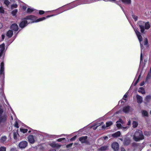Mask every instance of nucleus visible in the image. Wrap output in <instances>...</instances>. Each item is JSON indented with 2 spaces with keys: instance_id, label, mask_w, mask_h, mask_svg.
<instances>
[{
  "instance_id": "58",
  "label": "nucleus",
  "mask_w": 151,
  "mask_h": 151,
  "mask_svg": "<svg viewBox=\"0 0 151 151\" xmlns=\"http://www.w3.org/2000/svg\"><path fill=\"white\" fill-rule=\"evenodd\" d=\"M119 103H122V101H119Z\"/></svg>"
},
{
  "instance_id": "54",
  "label": "nucleus",
  "mask_w": 151,
  "mask_h": 151,
  "mask_svg": "<svg viewBox=\"0 0 151 151\" xmlns=\"http://www.w3.org/2000/svg\"><path fill=\"white\" fill-rule=\"evenodd\" d=\"M121 151H126L125 149L124 148H121Z\"/></svg>"
},
{
  "instance_id": "2",
  "label": "nucleus",
  "mask_w": 151,
  "mask_h": 151,
  "mask_svg": "<svg viewBox=\"0 0 151 151\" xmlns=\"http://www.w3.org/2000/svg\"><path fill=\"white\" fill-rule=\"evenodd\" d=\"M134 140L136 141H139L144 139V136L142 131L139 130H137L132 134Z\"/></svg>"
},
{
  "instance_id": "39",
  "label": "nucleus",
  "mask_w": 151,
  "mask_h": 151,
  "mask_svg": "<svg viewBox=\"0 0 151 151\" xmlns=\"http://www.w3.org/2000/svg\"><path fill=\"white\" fill-rule=\"evenodd\" d=\"M4 9L2 7H0V12L1 13H4Z\"/></svg>"
},
{
  "instance_id": "55",
  "label": "nucleus",
  "mask_w": 151,
  "mask_h": 151,
  "mask_svg": "<svg viewBox=\"0 0 151 151\" xmlns=\"http://www.w3.org/2000/svg\"><path fill=\"white\" fill-rule=\"evenodd\" d=\"M144 82H142V83H140V85L141 86H143L144 85Z\"/></svg>"
},
{
  "instance_id": "61",
  "label": "nucleus",
  "mask_w": 151,
  "mask_h": 151,
  "mask_svg": "<svg viewBox=\"0 0 151 151\" xmlns=\"http://www.w3.org/2000/svg\"><path fill=\"white\" fill-rule=\"evenodd\" d=\"M23 9H26V7H24Z\"/></svg>"
},
{
  "instance_id": "53",
  "label": "nucleus",
  "mask_w": 151,
  "mask_h": 151,
  "mask_svg": "<svg viewBox=\"0 0 151 151\" xmlns=\"http://www.w3.org/2000/svg\"><path fill=\"white\" fill-rule=\"evenodd\" d=\"M72 145H73V143H71L70 144L68 145H67V147L68 148L69 147H71V146H72Z\"/></svg>"
},
{
  "instance_id": "57",
  "label": "nucleus",
  "mask_w": 151,
  "mask_h": 151,
  "mask_svg": "<svg viewBox=\"0 0 151 151\" xmlns=\"http://www.w3.org/2000/svg\"><path fill=\"white\" fill-rule=\"evenodd\" d=\"M104 139L105 140V139H106L108 138V137H107V136H106V137H104Z\"/></svg>"
},
{
  "instance_id": "19",
  "label": "nucleus",
  "mask_w": 151,
  "mask_h": 151,
  "mask_svg": "<svg viewBox=\"0 0 151 151\" xmlns=\"http://www.w3.org/2000/svg\"><path fill=\"white\" fill-rule=\"evenodd\" d=\"M108 147V146H103L98 148V150L99 151H104L107 150Z\"/></svg>"
},
{
  "instance_id": "5",
  "label": "nucleus",
  "mask_w": 151,
  "mask_h": 151,
  "mask_svg": "<svg viewBox=\"0 0 151 151\" xmlns=\"http://www.w3.org/2000/svg\"><path fill=\"white\" fill-rule=\"evenodd\" d=\"M4 64L3 62L1 64V68L0 69V78H1L2 81H3L4 78Z\"/></svg>"
},
{
  "instance_id": "46",
  "label": "nucleus",
  "mask_w": 151,
  "mask_h": 151,
  "mask_svg": "<svg viewBox=\"0 0 151 151\" xmlns=\"http://www.w3.org/2000/svg\"><path fill=\"white\" fill-rule=\"evenodd\" d=\"M5 35H1V38L0 39V42L1 41L4 40V38Z\"/></svg>"
},
{
  "instance_id": "12",
  "label": "nucleus",
  "mask_w": 151,
  "mask_h": 151,
  "mask_svg": "<svg viewBox=\"0 0 151 151\" xmlns=\"http://www.w3.org/2000/svg\"><path fill=\"white\" fill-rule=\"evenodd\" d=\"M112 148L114 151H116L119 150V144L117 142H113L111 145Z\"/></svg>"
},
{
  "instance_id": "25",
  "label": "nucleus",
  "mask_w": 151,
  "mask_h": 151,
  "mask_svg": "<svg viewBox=\"0 0 151 151\" xmlns=\"http://www.w3.org/2000/svg\"><path fill=\"white\" fill-rule=\"evenodd\" d=\"M138 91L142 94H144L145 93V90L142 87L140 88L138 90Z\"/></svg>"
},
{
  "instance_id": "44",
  "label": "nucleus",
  "mask_w": 151,
  "mask_h": 151,
  "mask_svg": "<svg viewBox=\"0 0 151 151\" xmlns=\"http://www.w3.org/2000/svg\"><path fill=\"white\" fill-rule=\"evenodd\" d=\"M65 138H59V139H58L57 141L58 142H61L62 141H63V140H65Z\"/></svg>"
},
{
  "instance_id": "50",
  "label": "nucleus",
  "mask_w": 151,
  "mask_h": 151,
  "mask_svg": "<svg viewBox=\"0 0 151 151\" xmlns=\"http://www.w3.org/2000/svg\"><path fill=\"white\" fill-rule=\"evenodd\" d=\"M127 97V95L126 94H125L123 97V99L124 100H126V99Z\"/></svg>"
},
{
  "instance_id": "13",
  "label": "nucleus",
  "mask_w": 151,
  "mask_h": 151,
  "mask_svg": "<svg viewBox=\"0 0 151 151\" xmlns=\"http://www.w3.org/2000/svg\"><path fill=\"white\" fill-rule=\"evenodd\" d=\"M132 110V109L128 106L124 107L123 109V111L126 113H129Z\"/></svg>"
},
{
  "instance_id": "10",
  "label": "nucleus",
  "mask_w": 151,
  "mask_h": 151,
  "mask_svg": "<svg viewBox=\"0 0 151 151\" xmlns=\"http://www.w3.org/2000/svg\"><path fill=\"white\" fill-rule=\"evenodd\" d=\"M55 16V14H53L51 15H48L46 16V17H42L38 19H37V20H36V17L35 16L36 18V19L34 21V22H39L41 21H43V20H45L46 18H48L49 17H50L54 16Z\"/></svg>"
},
{
  "instance_id": "43",
  "label": "nucleus",
  "mask_w": 151,
  "mask_h": 151,
  "mask_svg": "<svg viewBox=\"0 0 151 151\" xmlns=\"http://www.w3.org/2000/svg\"><path fill=\"white\" fill-rule=\"evenodd\" d=\"M14 126L15 127L18 128L19 127L18 126V124L17 122L16 121L15 122V123L14 124Z\"/></svg>"
},
{
  "instance_id": "9",
  "label": "nucleus",
  "mask_w": 151,
  "mask_h": 151,
  "mask_svg": "<svg viewBox=\"0 0 151 151\" xmlns=\"http://www.w3.org/2000/svg\"><path fill=\"white\" fill-rule=\"evenodd\" d=\"M5 52V44L4 43L0 45V57H1Z\"/></svg>"
},
{
  "instance_id": "52",
  "label": "nucleus",
  "mask_w": 151,
  "mask_h": 151,
  "mask_svg": "<svg viewBox=\"0 0 151 151\" xmlns=\"http://www.w3.org/2000/svg\"><path fill=\"white\" fill-rule=\"evenodd\" d=\"M10 151H17V150L16 148H12L11 149Z\"/></svg>"
},
{
  "instance_id": "30",
  "label": "nucleus",
  "mask_w": 151,
  "mask_h": 151,
  "mask_svg": "<svg viewBox=\"0 0 151 151\" xmlns=\"http://www.w3.org/2000/svg\"><path fill=\"white\" fill-rule=\"evenodd\" d=\"M138 125V123L135 121H134L132 123L133 127V128H135Z\"/></svg>"
},
{
  "instance_id": "37",
  "label": "nucleus",
  "mask_w": 151,
  "mask_h": 151,
  "mask_svg": "<svg viewBox=\"0 0 151 151\" xmlns=\"http://www.w3.org/2000/svg\"><path fill=\"white\" fill-rule=\"evenodd\" d=\"M6 148L4 147H1L0 148V151H6Z\"/></svg>"
},
{
  "instance_id": "56",
  "label": "nucleus",
  "mask_w": 151,
  "mask_h": 151,
  "mask_svg": "<svg viewBox=\"0 0 151 151\" xmlns=\"http://www.w3.org/2000/svg\"><path fill=\"white\" fill-rule=\"evenodd\" d=\"M49 151H56V150L55 149H51Z\"/></svg>"
},
{
  "instance_id": "48",
  "label": "nucleus",
  "mask_w": 151,
  "mask_h": 151,
  "mask_svg": "<svg viewBox=\"0 0 151 151\" xmlns=\"http://www.w3.org/2000/svg\"><path fill=\"white\" fill-rule=\"evenodd\" d=\"M131 124V121L130 119H129L128 120V123H127V125L128 126H129Z\"/></svg>"
},
{
  "instance_id": "3",
  "label": "nucleus",
  "mask_w": 151,
  "mask_h": 151,
  "mask_svg": "<svg viewBox=\"0 0 151 151\" xmlns=\"http://www.w3.org/2000/svg\"><path fill=\"white\" fill-rule=\"evenodd\" d=\"M134 31L135 32V33L138 37V38L140 42V46L141 47V55H140V62H141L142 61V50H143V45L142 44L141 42L142 41V37L141 35V33L140 32L138 31V29L137 28H134Z\"/></svg>"
},
{
  "instance_id": "62",
  "label": "nucleus",
  "mask_w": 151,
  "mask_h": 151,
  "mask_svg": "<svg viewBox=\"0 0 151 151\" xmlns=\"http://www.w3.org/2000/svg\"><path fill=\"white\" fill-rule=\"evenodd\" d=\"M124 145H127L128 144H126L125 143H124Z\"/></svg>"
},
{
  "instance_id": "21",
  "label": "nucleus",
  "mask_w": 151,
  "mask_h": 151,
  "mask_svg": "<svg viewBox=\"0 0 151 151\" xmlns=\"http://www.w3.org/2000/svg\"><path fill=\"white\" fill-rule=\"evenodd\" d=\"M121 133L119 131H118L115 133L112 134V136L114 137H117L120 136Z\"/></svg>"
},
{
  "instance_id": "11",
  "label": "nucleus",
  "mask_w": 151,
  "mask_h": 151,
  "mask_svg": "<svg viewBox=\"0 0 151 151\" xmlns=\"http://www.w3.org/2000/svg\"><path fill=\"white\" fill-rule=\"evenodd\" d=\"M35 137L33 136L32 135H29L28 137V139L29 142L33 144L35 142Z\"/></svg>"
},
{
  "instance_id": "6",
  "label": "nucleus",
  "mask_w": 151,
  "mask_h": 151,
  "mask_svg": "<svg viewBox=\"0 0 151 151\" xmlns=\"http://www.w3.org/2000/svg\"><path fill=\"white\" fill-rule=\"evenodd\" d=\"M138 24L140 27L141 32L143 33L145 31V22L141 21H139L138 23Z\"/></svg>"
},
{
  "instance_id": "15",
  "label": "nucleus",
  "mask_w": 151,
  "mask_h": 151,
  "mask_svg": "<svg viewBox=\"0 0 151 151\" xmlns=\"http://www.w3.org/2000/svg\"><path fill=\"white\" fill-rule=\"evenodd\" d=\"M11 29L15 31H17L18 29V27L17 24H14L11 25Z\"/></svg>"
},
{
  "instance_id": "59",
  "label": "nucleus",
  "mask_w": 151,
  "mask_h": 151,
  "mask_svg": "<svg viewBox=\"0 0 151 151\" xmlns=\"http://www.w3.org/2000/svg\"><path fill=\"white\" fill-rule=\"evenodd\" d=\"M119 139L122 141H123V139L122 138H120Z\"/></svg>"
},
{
  "instance_id": "35",
  "label": "nucleus",
  "mask_w": 151,
  "mask_h": 151,
  "mask_svg": "<svg viewBox=\"0 0 151 151\" xmlns=\"http://www.w3.org/2000/svg\"><path fill=\"white\" fill-rule=\"evenodd\" d=\"M129 128V127H122L121 129L122 130L125 131L127 130Z\"/></svg>"
},
{
  "instance_id": "47",
  "label": "nucleus",
  "mask_w": 151,
  "mask_h": 151,
  "mask_svg": "<svg viewBox=\"0 0 151 151\" xmlns=\"http://www.w3.org/2000/svg\"><path fill=\"white\" fill-rule=\"evenodd\" d=\"M103 123V122H102L101 124H98V125H96V127H94L93 128V129H97V127H98L99 126H100Z\"/></svg>"
},
{
  "instance_id": "63",
  "label": "nucleus",
  "mask_w": 151,
  "mask_h": 151,
  "mask_svg": "<svg viewBox=\"0 0 151 151\" xmlns=\"http://www.w3.org/2000/svg\"><path fill=\"white\" fill-rule=\"evenodd\" d=\"M30 132H31L30 131H28V132H29V133H30Z\"/></svg>"
},
{
  "instance_id": "24",
  "label": "nucleus",
  "mask_w": 151,
  "mask_h": 151,
  "mask_svg": "<svg viewBox=\"0 0 151 151\" xmlns=\"http://www.w3.org/2000/svg\"><path fill=\"white\" fill-rule=\"evenodd\" d=\"M150 27V25L148 22H146L145 23V28L146 29H148Z\"/></svg>"
},
{
  "instance_id": "36",
  "label": "nucleus",
  "mask_w": 151,
  "mask_h": 151,
  "mask_svg": "<svg viewBox=\"0 0 151 151\" xmlns=\"http://www.w3.org/2000/svg\"><path fill=\"white\" fill-rule=\"evenodd\" d=\"M151 98V96H147L145 98L146 101H148Z\"/></svg>"
},
{
  "instance_id": "38",
  "label": "nucleus",
  "mask_w": 151,
  "mask_h": 151,
  "mask_svg": "<svg viewBox=\"0 0 151 151\" xmlns=\"http://www.w3.org/2000/svg\"><path fill=\"white\" fill-rule=\"evenodd\" d=\"M17 7V5L16 4H13L11 5V7L12 9H13L14 8H16Z\"/></svg>"
},
{
  "instance_id": "26",
  "label": "nucleus",
  "mask_w": 151,
  "mask_h": 151,
  "mask_svg": "<svg viewBox=\"0 0 151 151\" xmlns=\"http://www.w3.org/2000/svg\"><path fill=\"white\" fill-rule=\"evenodd\" d=\"M151 78V70H150L147 77V80H148Z\"/></svg>"
},
{
  "instance_id": "49",
  "label": "nucleus",
  "mask_w": 151,
  "mask_h": 151,
  "mask_svg": "<svg viewBox=\"0 0 151 151\" xmlns=\"http://www.w3.org/2000/svg\"><path fill=\"white\" fill-rule=\"evenodd\" d=\"M45 12L43 11L42 10H40L39 11V13L40 14H43Z\"/></svg>"
},
{
  "instance_id": "16",
  "label": "nucleus",
  "mask_w": 151,
  "mask_h": 151,
  "mask_svg": "<svg viewBox=\"0 0 151 151\" xmlns=\"http://www.w3.org/2000/svg\"><path fill=\"white\" fill-rule=\"evenodd\" d=\"M87 138V137L86 136H83L80 138L79 139L81 143H84L86 142Z\"/></svg>"
},
{
  "instance_id": "23",
  "label": "nucleus",
  "mask_w": 151,
  "mask_h": 151,
  "mask_svg": "<svg viewBox=\"0 0 151 151\" xmlns=\"http://www.w3.org/2000/svg\"><path fill=\"white\" fill-rule=\"evenodd\" d=\"M142 115L144 116H148V113L147 111L144 110H142L141 111Z\"/></svg>"
},
{
  "instance_id": "41",
  "label": "nucleus",
  "mask_w": 151,
  "mask_h": 151,
  "mask_svg": "<svg viewBox=\"0 0 151 151\" xmlns=\"http://www.w3.org/2000/svg\"><path fill=\"white\" fill-rule=\"evenodd\" d=\"M150 133L149 132H146L145 131L144 132V134L147 135V136H148L150 135Z\"/></svg>"
},
{
  "instance_id": "51",
  "label": "nucleus",
  "mask_w": 151,
  "mask_h": 151,
  "mask_svg": "<svg viewBox=\"0 0 151 151\" xmlns=\"http://www.w3.org/2000/svg\"><path fill=\"white\" fill-rule=\"evenodd\" d=\"M76 136H74L71 139V141H73V140H74L76 139Z\"/></svg>"
},
{
  "instance_id": "42",
  "label": "nucleus",
  "mask_w": 151,
  "mask_h": 151,
  "mask_svg": "<svg viewBox=\"0 0 151 151\" xmlns=\"http://www.w3.org/2000/svg\"><path fill=\"white\" fill-rule=\"evenodd\" d=\"M148 40L147 38H145L144 41V44L145 45H146L148 43Z\"/></svg>"
},
{
  "instance_id": "8",
  "label": "nucleus",
  "mask_w": 151,
  "mask_h": 151,
  "mask_svg": "<svg viewBox=\"0 0 151 151\" xmlns=\"http://www.w3.org/2000/svg\"><path fill=\"white\" fill-rule=\"evenodd\" d=\"M49 145L53 148L55 149L59 148L61 147V145L58 143H56L54 142H52L49 143Z\"/></svg>"
},
{
  "instance_id": "40",
  "label": "nucleus",
  "mask_w": 151,
  "mask_h": 151,
  "mask_svg": "<svg viewBox=\"0 0 151 151\" xmlns=\"http://www.w3.org/2000/svg\"><path fill=\"white\" fill-rule=\"evenodd\" d=\"M132 17L134 19V20L136 21L138 19V17L137 16L134 15H132Z\"/></svg>"
},
{
  "instance_id": "28",
  "label": "nucleus",
  "mask_w": 151,
  "mask_h": 151,
  "mask_svg": "<svg viewBox=\"0 0 151 151\" xmlns=\"http://www.w3.org/2000/svg\"><path fill=\"white\" fill-rule=\"evenodd\" d=\"M34 10V9L32 8L31 7H29L27 9V12L30 13L33 12Z\"/></svg>"
},
{
  "instance_id": "60",
  "label": "nucleus",
  "mask_w": 151,
  "mask_h": 151,
  "mask_svg": "<svg viewBox=\"0 0 151 151\" xmlns=\"http://www.w3.org/2000/svg\"><path fill=\"white\" fill-rule=\"evenodd\" d=\"M0 25H1V26L0 27V28H1V27H2V25H1V24H0Z\"/></svg>"
},
{
  "instance_id": "32",
  "label": "nucleus",
  "mask_w": 151,
  "mask_h": 151,
  "mask_svg": "<svg viewBox=\"0 0 151 151\" xmlns=\"http://www.w3.org/2000/svg\"><path fill=\"white\" fill-rule=\"evenodd\" d=\"M20 131L21 132H23L24 133H25L27 132V129H26L20 128Z\"/></svg>"
},
{
  "instance_id": "34",
  "label": "nucleus",
  "mask_w": 151,
  "mask_h": 151,
  "mask_svg": "<svg viewBox=\"0 0 151 151\" xmlns=\"http://www.w3.org/2000/svg\"><path fill=\"white\" fill-rule=\"evenodd\" d=\"M3 87L2 86L1 88H0V95L2 96L3 95L4 91H3Z\"/></svg>"
},
{
  "instance_id": "27",
  "label": "nucleus",
  "mask_w": 151,
  "mask_h": 151,
  "mask_svg": "<svg viewBox=\"0 0 151 151\" xmlns=\"http://www.w3.org/2000/svg\"><path fill=\"white\" fill-rule=\"evenodd\" d=\"M4 4H5L7 7H8L10 3V2L8 0H4Z\"/></svg>"
},
{
  "instance_id": "45",
  "label": "nucleus",
  "mask_w": 151,
  "mask_h": 151,
  "mask_svg": "<svg viewBox=\"0 0 151 151\" xmlns=\"http://www.w3.org/2000/svg\"><path fill=\"white\" fill-rule=\"evenodd\" d=\"M140 76V75H139V76H138V78H137V79L136 80V81L134 83V85H135V86L136 85V84L138 82Z\"/></svg>"
},
{
  "instance_id": "18",
  "label": "nucleus",
  "mask_w": 151,
  "mask_h": 151,
  "mask_svg": "<svg viewBox=\"0 0 151 151\" xmlns=\"http://www.w3.org/2000/svg\"><path fill=\"white\" fill-rule=\"evenodd\" d=\"M13 34V32L11 30H9L6 33V35L9 37H11Z\"/></svg>"
},
{
  "instance_id": "1",
  "label": "nucleus",
  "mask_w": 151,
  "mask_h": 151,
  "mask_svg": "<svg viewBox=\"0 0 151 151\" xmlns=\"http://www.w3.org/2000/svg\"><path fill=\"white\" fill-rule=\"evenodd\" d=\"M36 19L35 16L29 15L25 18L23 21L20 23L19 26L22 28H23L26 26L27 23H32Z\"/></svg>"
},
{
  "instance_id": "20",
  "label": "nucleus",
  "mask_w": 151,
  "mask_h": 151,
  "mask_svg": "<svg viewBox=\"0 0 151 151\" xmlns=\"http://www.w3.org/2000/svg\"><path fill=\"white\" fill-rule=\"evenodd\" d=\"M122 2L126 4H131V0H121Z\"/></svg>"
},
{
  "instance_id": "31",
  "label": "nucleus",
  "mask_w": 151,
  "mask_h": 151,
  "mask_svg": "<svg viewBox=\"0 0 151 151\" xmlns=\"http://www.w3.org/2000/svg\"><path fill=\"white\" fill-rule=\"evenodd\" d=\"M17 12V9H15V10H13L12 12V14L13 16H15L16 15Z\"/></svg>"
},
{
  "instance_id": "17",
  "label": "nucleus",
  "mask_w": 151,
  "mask_h": 151,
  "mask_svg": "<svg viewBox=\"0 0 151 151\" xmlns=\"http://www.w3.org/2000/svg\"><path fill=\"white\" fill-rule=\"evenodd\" d=\"M106 125L105 126V125H103L102 126V128L103 129H105L106 128V127H109L111 125H112V123L111 121H109L108 122H107L106 123Z\"/></svg>"
},
{
  "instance_id": "22",
  "label": "nucleus",
  "mask_w": 151,
  "mask_h": 151,
  "mask_svg": "<svg viewBox=\"0 0 151 151\" xmlns=\"http://www.w3.org/2000/svg\"><path fill=\"white\" fill-rule=\"evenodd\" d=\"M119 122H120L122 124H123V121L121 119H119V121H117L116 122H117L116 126L118 128H121V127H122V126H121V124L120 123H118Z\"/></svg>"
},
{
  "instance_id": "14",
  "label": "nucleus",
  "mask_w": 151,
  "mask_h": 151,
  "mask_svg": "<svg viewBox=\"0 0 151 151\" xmlns=\"http://www.w3.org/2000/svg\"><path fill=\"white\" fill-rule=\"evenodd\" d=\"M136 98L137 102L139 104H140L142 102V98L141 96L138 95H137Z\"/></svg>"
},
{
  "instance_id": "29",
  "label": "nucleus",
  "mask_w": 151,
  "mask_h": 151,
  "mask_svg": "<svg viewBox=\"0 0 151 151\" xmlns=\"http://www.w3.org/2000/svg\"><path fill=\"white\" fill-rule=\"evenodd\" d=\"M6 139V137L5 136L2 137L1 139V142L4 143Z\"/></svg>"
},
{
  "instance_id": "64",
  "label": "nucleus",
  "mask_w": 151,
  "mask_h": 151,
  "mask_svg": "<svg viewBox=\"0 0 151 151\" xmlns=\"http://www.w3.org/2000/svg\"><path fill=\"white\" fill-rule=\"evenodd\" d=\"M150 114H151V111H150Z\"/></svg>"
},
{
  "instance_id": "7",
  "label": "nucleus",
  "mask_w": 151,
  "mask_h": 151,
  "mask_svg": "<svg viewBox=\"0 0 151 151\" xmlns=\"http://www.w3.org/2000/svg\"><path fill=\"white\" fill-rule=\"evenodd\" d=\"M27 142L26 141H23L20 142L19 144V147L21 149L25 148L27 146Z\"/></svg>"
},
{
  "instance_id": "33",
  "label": "nucleus",
  "mask_w": 151,
  "mask_h": 151,
  "mask_svg": "<svg viewBox=\"0 0 151 151\" xmlns=\"http://www.w3.org/2000/svg\"><path fill=\"white\" fill-rule=\"evenodd\" d=\"M18 134V133L17 132H13V135H14V139H17V135Z\"/></svg>"
},
{
  "instance_id": "4",
  "label": "nucleus",
  "mask_w": 151,
  "mask_h": 151,
  "mask_svg": "<svg viewBox=\"0 0 151 151\" xmlns=\"http://www.w3.org/2000/svg\"><path fill=\"white\" fill-rule=\"evenodd\" d=\"M94 2V1L93 0H81L78 1L76 4H75L73 6L70 7L69 9H71L80 4H88Z\"/></svg>"
}]
</instances>
